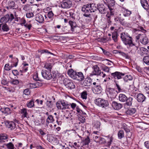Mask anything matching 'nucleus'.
Wrapping results in <instances>:
<instances>
[{"mask_svg": "<svg viewBox=\"0 0 149 149\" xmlns=\"http://www.w3.org/2000/svg\"><path fill=\"white\" fill-rule=\"evenodd\" d=\"M140 42L142 44L144 45H146L148 43V39L145 34H141Z\"/></svg>", "mask_w": 149, "mask_h": 149, "instance_id": "2eb2a0df", "label": "nucleus"}, {"mask_svg": "<svg viewBox=\"0 0 149 149\" xmlns=\"http://www.w3.org/2000/svg\"><path fill=\"white\" fill-rule=\"evenodd\" d=\"M53 66L52 64L49 62H46L45 63L44 67L46 69H47L48 70H51Z\"/></svg>", "mask_w": 149, "mask_h": 149, "instance_id": "2f4dec72", "label": "nucleus"}, {"mask_svg": "<svg viewBox=\"0 0 149 149\" xmlns=\"http://www.w3.org/2000/svg\"><path fill=\"white\" fill-rule=\"evenodd\" d=\"M15 6V2L12 1H9L8 3V6L6 7L7 9H14Z\"/></svg>", "mask_w": 149, "mask_h": 149, "instance_id": "c85d7f7f", "label": "nucleus"}, {"mask_svg": "<svg viewBox=\"0 0 149 149\" xmlns=\"http://www.w3.org/2000/svg\"><path fill=\"white\" fill-rule=\"evenodd\" d=\"M47 15L48 17L51 19L53 18L54 14L52 10H50L48 12Z\"/></svg>", "mask_w": 149, "mask_h": 149, "instance_id": "603ef678", "label": "nucleus"}, {"mask_svg": "<svg viewBox=\"0 0 149 149\" xmlns=\"http://www.w3.org/2000/svg\"><path fill=\"white\" fill-rule=\"evenodd\" d=\"M109 6L105 4H98L97 5V9L98 10L100 13L102 14H106L108 12V8Z\"/></svg>", "mask_w": 149, "mask_h": 149, "instance_id": "20e7f679", "label": "nucleus"}, {"mask_svg": "<svg viewBox=\"0 0 149 149\" xmlns=\"http://www.w3.org/2000/svg\"><path fill=\"white\" fill-rule=\"evenodd\" d=\"M137 100L138 102H143L146 99V97L143 94L139 93L137 95Z\"/></svg>", "mask_w": 149, "mask_h": 149, "instance_id": "393cba45", "label": "nucleus"}, {"mask_svg": "<svg viewBox=\"0 0 149 149\" xmlns=\"http://www.w3.org/2000/svg\"><path fill=\"white\" fill-rule=\"evenodd\" d=\"M76 77L74 79H76L79 81H82L84 79V77L81 72H77Z\"/></svg>", "mask_w": 149, "mask_h": 149, "instance_id": "a211bd4d", "label": "nucleus"}, {"mask_svg": "<svg viewBox=\"0 0 149 149\" xmlns=\"http://www.w3.org/2000/svg\"><path fill=\"white\" fill-rule=\"evenodd\" d=\"M55 119L53 116L51 115H49L46 119V125L48 127V125L49 124L53 123Z\"/></svg>", "mask_w": 149, "mask_h": 149, "instance_id": "6ab92c4d", "label": "nucleus"}, {"mask_svg": "<svg viewBox=\"0 0 149 149\" xmlns=\"http://www.w3.org/2000/svg\"><path fill=\"white\" fill-rule=\"evenodd\" d=\"M127 97L126 95L123 94H120L119 96V100L122 102H125L127 100Z\"/></svg>", "mask_w": 149, "mask_h": 149, "instance_id": "7c9ffc66", "label": "nucleus"}, {"mask_svg": "<svg viewBox=\"0 0 149 149\" xmlns=\"http://www.w3.org/2000/svg\"><path fill=\"white\" fill-rule=\"evenodd\" d=\"M35 100L32 98L30 100L27 102L26 104L27 107L29 108H31L34 106V101Z\"/></svg>", "mask_w": 149, "mask_h": 149, "instance_id": "bb28decb", "label": "nucleus"}, {"mask_svg": "<svg viewBox=\"0 0 149 149\" xmlns=\"http://www.w3.org/2000/svg\"><path fill=\"white\" fill-rule=\"evenodd\" d=\"M23 66L22 67V70H20V71L21 72H25L28 70V68L25 67L26 66L28 65L29 64L28 63L23 64Z\"/></svg>", "mask_w": 149, "mask_h": 149, "instance_id": "a19ab883", "label": "nucleus"}, {"mask_svg": "<svg viewBox=\"0 0 149 149\" xmlns=\"http://www.w3.org/2000/svg\"><path fill=\"white\" fill-rule=\"evenodd\" d=\"M108 96L111 99L116 97L117 94V91L112 88H110L108 91Z\"/></svg>", "mask_w": 149, "mask_h": 149, "instance_id": "9b49d317", "label": "nucleus"}, {"mask_svg": "<svg viewBox=\"0 0 149 149\" xmlns=\"http://www.w3.org/2000/svg\"><path fill=\"white\" fill-rule=\"evenodd\" d=\"M1 27L3 31L7 32L9 30V26L6 24H2Z\"/></svg>", "mask_w": 149, "mask_h": 149, "instance_id": "c9c22d12", "label": "nucleus"}, {"mask_svg": "<svg viewBox=\"0 0 149 149\" xmlns=\"http://www.w3.org/2000/svg\"><path fill=\"white\" fill-rule=\"evenodd\" d=\"M26 15L27 18H30L31 17H33L34 16V15L33 13L32 12H29L26 13Z\"/></svg>", "mask_w": 149, "mask_h": 149, "instance_id": "0e129e2a", "label": "nucleus"}, {"mask_svg": "<svg viewBox=\"0 0 149 149\" xmlns=\"http://www.w3.org/2000/svg\"><path fill=\"white\" fill-rule=\"evenodd\" d=\"M51 70H42L41 72L42 77L47 80L51 79L52 77Z\"/></svg>", "mask_w": 149, "mask_h": 149, "instance_id": "6e6552de", "label": "nucleus"}, {"mask_svg": "<svg viewBox=\"0 0 149 149\" xmlns=\"http://www.w3.org/2000/svg\"><path fill=\"white\" fill-rule=\"evenodd\" d=\"M108 140L107 144L110 146L112 142H113V140L114 138L113 137V135H109L106 136Z\"/></svg>", "mask_w": 149, "mask_h": 149, "instance_id": "c756f323", "label": "nucleus"}, {"mask_svg": "<svg viewBox=\"0 0 149 149\" xmlns=\"http://www.w3.org/2000/svg\"><path fill=\"white\" fill-rule=\"evenodd\" d=\"M131 13V11L127 9H125L124 11L123 15L125 17H128Z\"/></svg>", "mask_w": 149, "mask_h": 149, "instance_id": "09e8293b", "label": "nucleus"}, {"mask_svg": "<svg viewBox=\"0 0 149 149\" xmlns=\"http://www.w3.org/2000/svg\"><path fill=\"white\" fill-rule=\"evenodd\" d=\"M20 113L22 115V117L23 118L26 117L27 115L26 109L25 108H23L21 110Z\"/></svg>", "mask_w": 149, "mask_h": 149, "instance_id": "72a5a7b5", "label": "nucleus"}, {"mask_svg": "<svg viewBox=\"0 0 149 149\" xmlns=\"http://www.w3.org/2000/svg\"><path fill=\"white\" fill-rule=\"evenodd\" d=\"M95 103L97 105L105 108L109 105V102L107 100L103 99L101 98H98L95 100Z\"/></svg>", "mask_w": 149, "mask_h": 149, "instance_id": "7ed1b4c3", "label": "nucleus"}, {"mask_svg": "<svg viewBox=\"0 0 149 149\" xmlns=\"http://www.w3.org/2000/svg\"><path fill=\"white\" fill-rule=\"evenodd\" d=\"M125 104L127 106H130L132 104L133 98L131 97L127 98Z\"/></svg>", "mask_w": 149, "mask_h": 149, "instance_id": "58836bf2", "label": "nucleus"}, {"mask_svg": "<svg viewBox=\"0 0 149 149\" xmlns=\"http://www.w3.org/2000/svg\"><path fill=\"white\" fill-rule=\"evenodd\" d=\"M77 111V112L79 113V115H86V113L84 112L83 111L81 110L78 107H77L76 108Z\"/></svg>", "mask_w": 149, "mask_h": 149, "instance_id": "6e6d98bb", "label": "nucleus"}, {"mask_svg": "<svg viewBox=\"0 0 149 149\" xmlns=\"http://www.w3.org/2000/svg\"><path fill=\"white\" fill-rule=\"evenodd\" d=\"M112 107L116 110L120 109L122 107V105L121 104L117 103L116 102L113 101L112 104Z\"/></svg>", "mask_w": 149, "mask_h": 149, "instance_id": "5701e85b", "label": "nucleus"}, {"mask_svg": "<svg viewBox=\"0 0 149 149\" xmlns=\"http://www.w3.org/2000/svg\"><path fill=\"white\" fill-rule=\"evenodd\" d=\"M125 74L120 72H119L116 71L115 72L111 73V77L115 79H119L122 78V77L124 76Z\"/></svg>", "mask_w": 149, "mask_h": 149, "instance_id": "1a4fd4ad", "label": "nucleus"}, {"mask_svg": "<svg viewBox=\"0 0 149 149\" xmlns=\"http://www.w3.org/2000/svg\"><path fill=\"white\" fill-rule=\"evenodd\" d=\"M132 77L130 74L126 75L124 78V80L125 82H127L128 81V80H132Z\"/></svg>", "mask_w": 149, "mask_h": 149, "instance_id": "79ce46f5", "label": "nucleus"}, {"mask_svg": "<svg viewBox=\"0 0 149 149\" xmlns=\"http://www.w3.org/2000/svg\"><path fill=\"white\" fill-rule=\"evenodd\" d=\"M102 89L101 86L98 85L95 86L94 87L93 91L95 94H99L102 92Z\"/></svg>", "mask_w": 149, "mask_h": 149, "instance_id": "4be33fe9", "label": "nucleus"}, {"mask_svg": "<svg viewBox=\"0 0 149 149\" xmlns=\"http://www.w3.org/2000/svg\"><path fill=\"white\" fill-rule=\"evenodd\" d=\"M30 6L28 4L24 6L23 9L26 11H28L30 10Z\"/></svg>", "mask_w": 149, "mask_h": 149, "instance_id": "69168bd1", "label": "nucleus"}, {"mask_svg": "<svg viewBox=\"0 0 149 149\" xmlns=\"http://www.w3.org/2000/svg\"><path fill=\"white\" fill-rule=\"evenodd\" d=\"M130 48V52L132 53H134L138 49V46L137 45V44L132 43L131 45H129Z\"/></svg>", "mask_w": 149, "mask_h": 149, "instance_id": "412c9836", "label": "nucleus"}, {"mask_svg": "<svg viewBox=\"0 0 149 149\" xmlns=\"http://www.w3.org/2000/svg\"><path fill=\"white\" fill-rule=\"evenodd\" d=\"M20 24L22 26H26V21L24 18L20 19Z\"/></svg>", "mask_w": 149, "mask_h": 149, "instance_id": "5fc2aeb1", "label": "nucleus"}, {"mask_svg": "<svg viewBox=\"0 0 149 149\" xmlns=\"http://www.w3.org/2000/svg\"><path fill=\"white\" fill-rule=\"evenodd\" d=\"M69 23L71 26L72 31L77 32V31L76 30L77 29L79 28L77 27L76 22L71 21H69Z\"/></svg>", "mask_w": 149, "mask_h": 149, "instance_id": "f3484780", "label": "nucleus"}, {"mask_svg": "<svg viewBox=\"0 0 149 149\" xmlns=\"http://www.w3.org/2000/svg\"><path fill=\"white\" fill-rule=\"evenodd\" d=\"M84 85L86 86H90L92 85V80L90 78H86L83 82Z\"/></svg>", "mask_w": 149, "mask_h": 149, "instance_id": "b1692460", "label": "nucleus"}, {"mask_svg": "<svg viewBox=\"0 0 149 149\" xmlns=\"http://www.w3.org/2000/svg\"><path fill=\"white\" fill-rule=\"evenodd\" d=\"M79 137L81 138V141L80 143L82 144V147L84 146L88 145L91 142L89 136H87L86 138H83L80 136L78 135Z\"/></svg>", "mask_w": 149, "mask_h": 149, "instance_id": "f8f14e48", "label": "nucleus"}, {"mask_svg": "<svg viewBox=\"0 0 149 149\" xmlns=\"http://www.w3.org/2000/svg\"><path fill=\"white\" fill-rule=\"evenodd\" d=\"M140 36L141 34H139L137 36H136L135 37L136 42H133V43L136 44H137V45H138V46L139 43V40H140Z\"/></svg>", "mask_w": 149, "mask_h": 149, "instance_id": "a18cd8bd", "label": "nucleus"}, {"mask_svg": "<svg viewBox=\"0 0 149 149\" xmlns=\"http://www.w3.org/2000/svg\"><path fill=\"white\" fill-rule=\"evenodd\" d=\"M38 85V83H32L30 84V87L31 88H35L37 87Z\"/></svg>", "mask_w": 149, "mask_h": 149, "instance_id": "bf43d9fd", "label": "nucleus"}, {"mask_svg": "<svg viewBox=\"0 0 149 149\" xmlns=\"http://www.w3.org/2000/svg\"><path fill=\"white\" fill-rule=\"evenodd\" d=\"M114 19L116 22H119L123 26H127L130 25V24L126 21L125 19L121 16H118L114 18Z\"/></svg>", "mask_w": 149, "mask_h": 149, "instance_id": "39448f33", "label": "nucleus"}, {"mask_svg": "<svg viewBox=\"0 0 149 149\" xmlns=\"http://www.w3.org/2000/svg\"><path fill=\"white\" fill-rule=\"evenodd\" d=\"M101 49L103 51V53L105 55H107L108 56H110V55H111V54L109 52L104 50V49L103 48H102Z\"/></svg>", "mask_w": 149, "mask_h": 149, "instance_id": "338daca9", "label": "nucleus"}, {"mask_svg": "<svg viewBox=\"0 0 149 149\" xmlns=\"http://www.w3.org/2000/svg\"><path fill=\"white\" fill-rule=\"evenodd\" d=\"M56 106L58 109L65 110L70 109V103L64 100H58L56 103Z\"/></svg>", "mask_w": 149, "mask_h": 149, "instance_id": "f03ea898", "label": "nucleus"}, {"mask_svg": "<svg viewBox=\"0 0 149 149\" xmlns=\"http://www.w3.org/2000/svg\"><path fill=\"white\" fill-rule=\"evenodd\" d=\"M64 84L68 89H71L75 88V86L72 81L68 79H65L64 80Z\"/></svg>", "mask_w": 149, "mask_h": 149, "instance_id": "423d86ee", "label": "nucleus"}, {"mask_svg": "<svg viewBox=\"0 0 149 149\" xmlns=\"http://www.w3.org/2000/svg\"><path fill=\"white\" fill-rule=\"evenodd\" d=\"M84 117H85V116H83L81 115H79L78 116V119L82 123H84L85 121Z\"/></svg>", "mask_w": 149, "mask_h": 149, "instance_id": "8fccbe9b", "label": "nucleus"}, {"mask_svg": "<svg viewBox=\"0 0 149 149\" xmlns=\"http://www.w3.org/2000/svg\"><path fill=\"white\" fill-rule=\"evenodd\" d=\"M136 110L135 108H131L126 111V113L127 115H133L135 113Z\"/></svg>", "mask_w": 149, "mask_h": 149, "instance_id": "a878e982", "label": "nucleus"}, {"mask_svg": "<svg viewBox=\"0 0 149 149\" xmlns=\"http://www.w3.org/2000/svg\"><path fill=\"white\" fill-rule=\"evenodd\" d=\"M77 72L74 71L72 69H69L68 71V75L71 78L74 79H75L76 77L75 76L76 75Z\"/></svg>", "mask_w": 149, "mask_h": 149, "instance_id": "aec40b11", "label": "nucleus"}, {"mask_svg": "<svg viewBox=\"0 0 149 149\" xmlns=\"http://www.w3.org/2000/svg\"><path fill=\"white\" fill-rule=\"evenodd\" d=\"M4 146H6L8 149H14V147L13 144L11 142L8 143H5Z\"/></svg>", "mask_w": 149, "mask_h": 149, "instance_id": "ea45409f", "label": "nucleus"}, {"mask_svg": "<svg viewBox=\"0 0 149 149\" xmlns=\"http://www.w3.org/2000/svg\"><path fill=\"white\" fill-rule=\"evenodd\" d=\"M143 60L145 64L148 65H149V56H144Z\"/></svg>", "mask_w": 149, "mask_h": 149, "instance_id": "49530a36", "label": "nucleus"}, {"mask_svg": "<svg viewBox=\"0 0 149 149\" xmlns=\"http://www.w3.org/2000/svg\"><path fill=\"white\" fill-rule=\"evenodd\" d=\"M24 95L23 96L24 97H25V95H29L30 94V92L29 91V89L28 88L25 89L24 91Z\"/></svg>", "mask_w": 149, "mask_h": 149, "instance_id": "052dcab7", "label": "nucleus"}, {"mask_svg": "<svg viewBox=\"0 0 149 149\" xmlns=\"http://www.w3.org/2000/svg\"><path fill=\"white\" fill-rule=\"evenodd\" d=\"M84 16L86 17L85 19L86 22H90L92 19V18L91 14L89 15H84Z\"/></svg>", "mask_w": 149, "mask_h": 149, "instance_id": "c03bdc74", "label": "nucleus"}, {"mask_svg": "<svg viewBox=\"0 0 149 149\" xmlns=\"http://www.w3.org/2000/svg\"><path fill=\"white\" fill-rule=\"evenodd\" d=\"M120 37L123 43L126 45H130L133 42V38L127 33L123 32L121 33Z\"/></svg>", "mask_w": 149, "mask_h": 149, "instance_id": "f257e3e1", "label": "nucleus"}, {"mask_svg": "<svg viewBox=\"0 0 149 149\" xmlns=\"http://www.w3.org/2000/svg\"><path fill=\"white\" fill-rule=\"evenodd\" d=\"M33 79L36 81H40V79L38 77V73H36L33 75Z\"/></svg>", "mask_w": 149, "mask_h": 149, "instance_id": "4d7b16f0", "label": "nucleus"}, {"mask_svg": "<svg viewBox=\"0 0 149 149\" xmlns=\"http://www.w3.org/2000/svg\"><path fill=\"white\" fill-rule=\"evenodd\" d=\"M114 82L115 83L117 89H118L119 92L122 91V90L120 86L118 84L117 82L116 81V80H114Z\"/></svg>", "mask_w": 149, "mask_h": 149, "instance_id": "e2e57ef3", "label": "nucleus"}, {"mask_svg": "<svg viewBox=\"0 0 149 149\" xmlns=\"http://www.w3.org/2000/svg\"><path fill=\"white\" fill-rule=\"evenodd\" d=\"M81 146L80 144L77 143L75 142H74L71 147H73L76 148H79Z\"/></svg>", "mask_w": 149, "mask_h": 149, "instance_id": "680f3d73", "label": "nucleus"}, {"mask_svg": "<svg viewBox=\"0 0 149 149\" xmlns=\"http://www.w3.org/2000/svg\"><path fill=\"white\" fill-rule=\"evenodd\" d=\"M46 104L47 107L48 108H51L53 107V103L51 101H47Z\"/></svg>", "mask_w": 149, "mask_h": 149, "instance_id": "de8ad7c7", "label": "nucleus"}, {"mask_svg": "<svg viewBox=\"0 0 149 149\" xmlns=\"http://www.w3.org/2000/svg\"><path fill=\"white\" fill-rule=\"evenodd\" d=\"M118 137L119 139H121L124 137V134L123 130H119L118 133Z\"/></svg>", "mask_w": 149, "mask_h": 149, "instance_id": "4c0bfd02", "label": "nucleus"}, {"mask_svg": "<svg viewBox=\"0 0 149 149\" xmlns=\"http://www.w3.org/2000/svg\"><path fill=\"white\" fill-rule=\"evenodd\" d=\"M44 16L47 18L45 15H44L40 14H38L36 15L35 20L40 23H42L43 22L44 20Z\"/></svg>", "mask_w": 149, "mask_h": 149, "instance_id": "4468645a", "label": "nucleus"}, {"mask_svg": "<svg viewBox=\"0 0 149 149\" xmlns=\"http://www.w3.org/2000/svg\"><path fill=\"white\" fill-rule=\"evenodd\" d=\"M5 124L7 127L11 130H14L15 128L16 125L13 122L7 121L6 122Z\"/></svg>", "mask_w": 149, "mask_h": 149, "instance_id": "dca6fc26", "label": "nucleus"}, {"mask_svg": "<svg viewBox=\"0 0 149 149\" xmlns=\"http://www.w3.org/2000/svg\"><path fill=\"white\" fill-rule=\"evenodd\" d=\"M11 62L13 63V66H13L16 67L17 65L18 60L17 58L14 57L12 58Z\"/></svg>", "mask_w": 149, "mask_h": 149, "instance_id": "f704fd0d", "label": "nucleus"}, {"mask_svg": "<svg viewBox=\"0 0 149 149\" xmlns=\"http://www.w3.org/2000/svg\"><path fill=\"white\" fill-rule=\"evenodd\" d=\"M89 7L91 13L94 12L96 10V8L93 3L90 4L89 5Z\"/></svg>", "mask_w": 149, "mask_h": 149, "instance_id": "37998d69", "label": "nucleus"}, {"mask_svg": "<svg viewBox=\"0 0 149 149\" xmlns=\"http://www.w3.org/2000/svg\"><path fill=\"white\" fill-rule=\"evenodd\" d=\"M6 18L8 19V21H11L14 18V15L13 14H11L10 15H6Z\"/></svg>", "mask_w": 149, "mask_h": 149, "instance_id": "3c124183", "label": "nucleus"}, {"mask_svg": "<svg viewBox=\"0 0 149 149\" xmlns=\"http://www.w3.org/2000/svg\"><path fill=\"white\" fill-rule=\"evenodd\" d=\"M8 136L7 135H1L0 136V143L6 142L8 141Z\"/></svg>", "mask_w": 149, "mask_h": 149, "instance_id": "473e14b6", "label": "nucleus"}, {"mask_svg": "<svg viewBox=\"0 0 149 149\" xmlns=\"http://www.w3.org/2000/svg\"><path fill=\"white\" fill-rule=\"evenodd\" d=\"M145 90L146 93L148 94V95L149 97V86H146L145 88Z\"/></svg>", "mask_w": 149, "mask_h": 149, "instance_id": "774afa93", "label": "nucleus"}, {"mask_svg": "<svg viewBox=\"0 0 149 149\" xmlns=\"http://www.w3.org/2000/svg\"><path fill=\"white\" fill-rule=\"evenodd\" d=\"M39 52H40L41 54H43L44 53L49 54L52 55H54V54L53 53L48 51L47 49H44L42 50H38Z\"/></svg>", "mask_w": 149, "mask_h": 149, "instance_id": "864d4df0", "label": "nucleus"}, {"mask_svg": "<svg viewBox=\"0 0 149 149\" xmlns=\"http://www.w3.org/2000/svg\"><path fill=\"white\" fill-rule=\"evenodd\" d=\"M118 33L117 31H115L112 33V38L115 42H116L118 41L117 39Z\"/></svg>", "mask_w": 149, "mask_h": 149, "instance_id": "e433bc0d", "label": "nucleus"}, {"mask_svg": "<svg viewBox=\"0 0 149 149\" xmlns=\"http://www.w3.org/2000/svg\"><path fill=\"white\" fill-rule=\"evenodd\" d=\"M93 71L90 74V76L93 75H99L100 73L101 70L99 68L97 65H95L93 67Z\"/></svg>", "mask_w": 149, "mask_h": 149, "instance_id": "9d476101", "label": "nucleus"}, {"mask_svg": "<svg viewBox=\"0 0 149 149\" xmlns=\"http://www.w3.org/2000/svg\"><path fill=\"white\" fill-rule=\"evenodd\" d=\"M81 11L84 13L83 16L86 15L90 14V9H89V5L88 4L84 5L82 7Z\"/></svg>", "mask_w": 149, "mask_h": 149, "instance_id": "ddd939ff", "label": "nucleus"}, {"mask_svg": "<svg viewBox=\"0 0 149 149\" xmlns=\"http://www.w3.org/2000/svg\"><path fill=\"white\" fill-rule=\"evenodd\" d=\"M72 2L70 0H63L61 3V7L63 8L68 9L72 6Z\"/></svg>", "mask_w": 149, "mask_h": 149, "instance_id": "0eeeda50", "label": "nucleus"}, {"mask_svg": "<svg viewBox=\"0 0 149 149\" xmlns=\"http://www.w3.org/2000/svg\"><path fill=\"white\" fill-rule=\"evenodd\" d=\"M0 110L1 112L6 115L10 114L11 112V110L8 108H1Z\"/></svg>", "mask_w": 149, "mask_h": 149, "instance_id": "cd10ccee", "label": "nucleus"}, {"mask_svg": "<svg viewBox=\"0 0 149 149\" xmlns=\"http://www.w3.org/2000/svg\"><path fill=\"white\" fill-rule=\"evenodd\" d=\"M87 93L86 91H84L81 93V97L83 99H86L87 98Z\"/></svg>", "mask_w": 149, "mask_h": 149, "instance_id": "13d9d810", "label": "nucleus"}]
</instances>
